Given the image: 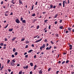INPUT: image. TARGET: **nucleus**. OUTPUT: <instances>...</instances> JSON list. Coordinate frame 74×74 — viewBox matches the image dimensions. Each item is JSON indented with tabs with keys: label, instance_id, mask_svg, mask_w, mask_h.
Returning a JSON list of instances; mask_svg holds the SVG:
<instances>
[{
	"label": "nucleus",
	"instance_id": "nucleus-17",
	"mask_svg": "<svg viewBox=\"0 0 74 74\" xmlns=\"http://www.w3.org/2000/svg\"><path fill=\"white\" fill-rule=\"evenodd\" d=\"M22 22H23V23H26V20H23Z\"/></svg>",
	"mask_w": 74,
	"mask_h": 74
},
{
	"label": "nucleus",
	"instance_id": "nucleus-5",
	"mask_svg": "<svg viewBox=\"0 0 74 74\" xmlns=\"http://www.w3.org/2000/svg\"><path fill=\"white\" fill-rule=\"evenodd\" d=\"M41 40H42V39L40 38V39H39L38 40H37L35 42H40V41H41Z\"/></svg>",
	"mask_w": 74,
	"mask_h": 74
},
{
	"label": "nucleus",
	"instance_id": "nucleus-20",
	"mask_svg": "<svg viewBox=\"0 0 74 74\" xmlns=\"http://www.w3.org/2000/svg\"><path fill=\"white\" fill-rule=\"evenodd\" d=\"M58 14H56L55 16H54V18H57V16H58Z\"/></svg>",
	"mask_w": 74,
	"mask_h": 74
},
{
	"label": "nucleus",
	"instance_id": "nucleus-9",
	"mask_svg": "<svg viewBox=\"0 0 74 74\" xmlns=\"http://www.w3.org/2000/svg\"><path fill=\"white\" fill-rule=\"evenodd\" d=\"M3 68H4V65H3L2 66V67L1 68L0 70H1H1H3Z\"/></svg>",
	"mask_w": 74,
	"mask_h": 74
},
{
	"label": "nucleus",
	"instance_id": "nucleus-35",
	"mask_svg": "<svg viewBox=\"0 0 74 74\" xmlns=\"http://www.w3.org/2000/svg\"><path fill=\"white\" fill-rule=\"evenodd\" d=\"M51 68H49L48 69V71H50V70H51Z\"/></svg>",
	"mask_w": 74,
	"mask_h": 74
},
{
	"label": "nucleus",
	"instance_id": "nucleus-19",
	"mask_svg": "<svg viewBox=\"0 0 74 74\" xmlns=\"http://www.w3.org/2000/svg\"><path fill=\"white\" fill-rule=\"evenodd\" d=\"M30 65L31 66H33V63L31 62L30 63Z\"/></svg>",
	"mask_w": 74,
	"mask_h": 74
},
{
	"label": "nucleus",
	"instance_id": "nucleus-46",
	"mask_svg": "<svg viewBox=\"0 0 74 74\" xmlns=\"http://www.w3.org/2000/svg\"><path fill=\"white\" fill-rule=\"evenodd\" d=\"M29 74H33V72H32V71H31L30 72Z\"/></svg>",
	"mask_w": 74,
	"mask_h": 74
},
{
	"label": "nucleus",
	"instance_id": "nucleus-25",
	"mask_svg": "<svg viewBox=\"0 0 74 74\" xmlns=\"http://www.w3.org/2000/svg\"><path fill=\"white\" fill-rule=\"evenodd\" d=\"M29 41H28V40H27L26 41V44H28V43H29Z\"/></svg>",
	"mask_w": 74,
	"mask_h": 74
},
{
	"label": "nucleus",
	"instance_id": "nucleus-60",
	"mask_svg": "<svg viewBox=\"0 0 74 74\" xmlns=\"http://www.w3.org/2000/svg\"><path fill=\"white\" fill-rule=\"evenodd\" d=\"M9 12L8 11H7L6 12H5V14H8V12Z\"/></svg>",
	"mask_w": 74,
	"mask_h": 74
},
{
	"label": "nucleus",
	"instance_id": "nucleus-22",
	"mask_svg": "<svg viewBox=\"0 0 74 74\" xmlns=\"http://www.w3.org/2000/svg\"><path fill=\"white\" fill-rule=\"evenodd\" d=\"M3 44H4V43H1V44H0V45H1V46H3Z\"/></svg>",
	"mask_w": 74,
	"mask_h": 74
},
{
	"label": "nucleus",
	"instance_id": "nucleus-15",
	"mask_svg": "<svg viewBox=\"0 0 74 74\" xmlns=\"http://www.w3.org/2000/svg\"><path fill=\"white\" fill-rule=\"evenodd\" d=\"M50 8H53V5L52 4H51L50 5Z\"/></svg>",
	"mask_w": 74,
	"mask_h": 74
},
{
	"label": "nucleus",
	"instance_id": "nucleus-27",
	"mask_svg": "<svg viewBox=\"0 0 74 74\" xmlns=\"http://www.w3.org/2000/svg\"><path fill=\"white\" fill-rule=\"evenodd\" d=\"M63 27L62 26H61L59 28L60 29H62V28H63Z\"/></svg>",
	"mask_w": 74,
	"mask_h": 74
},
{
	"label": "nucleus",
	"instance_id": "nucleus-28",
	"mask_svg": "<svg viewBox=\"0 0 74 74\" xmlns=\"http://www.w3.org/2000/svg\"><path fill=\"white\" fill-rule=\"evenodd\" d=\"M14 55H18V52H15Z\"/></svg>",
	"mask_w": 74,
	"mask_h": 74
},
{
	"label": "nucleus",
	"instance_id": "nucleus-50",
	"mask_svg": "<svg viewBox=\"0 0 74 74\" xmlns=\"http://www.w3.org/2000/svg\"><path fill=\"white\" fill-rule=\"evenodd\" d=\"M57 23H58V22H57V21H55V25Z\"/></svg>",
	"mask_w": 74,
	"mask_h": 74
},
{
	"label": "nucleus",
	"instance_id": "nucleus-64",
	"mask_svg": "<svg viewBox=\"0 0 74 74\" xmlns=\"http://www.w3.org/2000/svg\"><path fill=\"white\" fill-rule=\"evenodd\" d=\"M72 49V47H71L69 49H70V50H71V49Z\"/></svg>",
	"mask_w": 74,
	"mask_h": 74
},
{
	"label": "nucleus",
	"instance_id": "nucleus-7",
	"mask_svg": "<svg viewBox=\"0 0 74 74\" xmlns=\"http://www.w3.org/2000/svg\"><path fill=\"white\" fill-rule=\"evenodd\" d=\"M16 38V37H14L12 39V41H14V40H15V39Z\"/></svg>",
	"mask_w": 74,
	"mask_h": 74
},
{
	"label": "nucleus",
	"instance_id": "nucleus-41",
	"mask_svg": "<svg viewBox=\"0 0 74 74\" xmlns=\"http://www.w3.org/2000/svg\"><path fill=\"white\" fill-rule=\"evenodd\" d=\"M69 60H66V63H69Z\"/></svg>",
	"mask_w": 74,
	"mask_h": 74
},
{
	"label": "nucleus",
	"instance_id": "nucleus-40",
	"mask_svg": "<svg viewBox=\"0 0 74 74\" xmlns=\"http://www.w3.org/2000/svg\"><path fill=\"white\" fill-rule=\"evenodd\" d=\"M28 48V45H26L25 47V48Z\"/></svg>",
	"mask_w": 74,
	"mask_h": 74
},
{
	"label": "nucleus",
	"instance_id": "nucleus-37",
	"mask_svg": "<svg viewBox=\"0 0 74 74\" xmlns=\"http://www.w3.org/2000/svg\"><path fill=\"white\" fill-rule=\"evenodd\" d=\"M21 21H23V18L22 17H21Z\"/></svg>",
	"mask_w": 74,
	"mask_h": 74
},
{
	"label": "nucleus",
	"instance_id": "nucleus-6",
	"mask_svg": "<svg viewBox=\"0 0 74 74\" xmlns=\"http://www.w3.org/2000/svg\"><path fill=\"white\" fill-rule=\"evenodd\" d=\"M68 29L69 31H70V32H71V28L70 27H68Z\"/></svg>",
	"mask_w": 74,
	"mask_h": 74
},
{
	"label": "nucleus",
	"instance_id": "nucleus-10",
	"mask_svg": "<svg viewBox=\"0 0 74 74\" xmlns=\"http://www.w3.org/2000/svg\"><path fill=\"white\" fill-rule=\"evenodd\" d=\"M15 61H16V60L15 59H14L12 60V61L13 62V63H15Z\"/></svg>",
	"mask_w": 74,
	"mask_h": 74
},
{
	"label": "nucleus",
	"instance_id": "nucleus-39",
	"mask_svg": "<svg viewBox=\"0 0 74 74\" xmlns=\"http://www.w3.org/2000/svg\"><path fill=\"white\" fill-rule=\"evenodd\" d=\"M22 71H21L20 72H19L18 74H22Z\"/></svg>",
	"mask_w": 74,
	"mask_h": 74
},
{
	"label": "nucleus",
	"instance_id": "nucleus-42",
	"mask_svg": "<svg viewBox=\"0 0 74 74\" xmlns=\"http://www.w3.org/2000/svg\"><path fill=\"white\" fill-rule=\"evenodd\" d=\"M44 41H45V42H47V39H45V40Z\"/></svg>",
	"mask_w": 74,
	"mask_h": 74
},
{
	"label": "nucleus",
	"instance_id": "nucleus-32",
	"mask_svg": "<svg viewBox=\"0 0 74 74\" xmlns=\"http://www.w3.org/2000/svg\"><path fill=\"white\" fill-rule=\"evenodd\" d=\"M37 19H34V21H33V23H34V22H35V21H37Z\"/></svg>",
	"mask_w": 74,
	"mask_h": 74
},
{
	"label": "nucleus",
	"instance_id": "nucleus-26",
	"mask_svg": "<svg viewBox=\"0 0 74 74\" xmlns=\"http://www.w3.org/2000/svg\"><path fill=\"white\" fill-rule=\"evenodd\" d=\"M9 62H10V60H8L7 61L8 64L9 63Z\"/></svg>",
	"mask_w": 74,
	"mask_h": 74
},
{
	"label": "nucleus",
	"instance_id": "nucleus-34",
	"mask_svg": "<svg viewBox=\"0 0 74 74\" xmlns=\"http://www.w3.org/2000/svg\"><path fill=\"white\" fill-rule=\"evenodd\" d=\"M51 43L52 44H54V43L52 41H51Z\"/></svg>",
	"mask_w": 74,
	"mask_h": 74
},
{
	"label": "nucleus",
	"instance_id": "nucleus-31",
	"mask_svg": "<svg viewBox=\"0 0 74 74\" xmlns=\"http://www.w3.org/2000/svg\"><path fill=\"white\" fill-rule=\"evenodd\" d=\"M39 27H40V26H37V29H39Z\"/></svg>",
	"mask_w": 74,
	"mask_h": 74
},
{
	"label": "nucleus",
	"instance_id": "nucleus-59",
	"mask_svg": "<svg viewBox=\"0 0 74 74\" xmlns=\"http://www.w3.org/2000/svg\"><path fill=\"white\" fill-rule=\"evenodd\" d=\"M53 8H56V6L55 5L53 7Z\"/></svg>",
	"mask_w": 74,
	"mask_h": 74
},
{
	"label": "nucleus",
	"instance_id": "nucleus-16",
	"mask_svg": "<svg viewBox=\"0 0 74 74\" xmlns=\"http://www.w3.org/2000/svg\"><path fill=\"white\" fill-rule=\"evenodd\" d=\"M25 40V39L24 38H23L21 39V41H23L24 40Z\"/></svg>",
	"mask_w": 74,
	"mask_h": 74
},
{
	"label": "nucleus",
	"instance_id": "nucleus-56",
	"mask_svg": "<svg viewBox=\"0 0 74 74\" xmlns=\"http://www.w3.org/2000/svg\"><path fill=\"white\" fill-rule=\"evenodd\" d=\"M38 3V2H36L35 5H37V3Z\"/></svg>",
	"mask_w": 74,
	"mask_h": 74
},
{
	"label": "nucleus",
	"instance_id": "nucleus-44",
	"mask_svg": "<svg viewBox=\"0 0 74 74\" xmlns=\"http://www.w3.org/2000/svg\"><path fill=\"white\" fill-rule=\"evenodd\" d=\"M32 47H34V44H32L31 45Z\"/></svg>",
	"mask_w": 74,
	"mask_h": 74
},
{
	"label": "nucleus",
	"instance_id": "nucleus-8",
	"mask_svg": "<svg viewBox=\"0 0 74 74\" xmlns=\"http://www.w3.org/2000/svg\"><path fill=\"white\" fill-rule=\"evenodd\" d=\"M12 30H13V28H12L11 29L9 28V32H12Z\"/></svg>",
	"mask_w": 74,
	"mask_h": 74
},
{
	"label": "nucleus",
	"instance_id": "nucleus-61",
	"mask_svg": "<svg viewBox=\"0 0 74 74\" xmlns=\"http://www.w3.org/2000/svg\"><path fill=\"white\" fill-rule=\"evenodd\" d=\"M26 54H27V52H25L24 53V55H26Z\"/></svg>",
	"mask_w": 74,
	"mask_h": 74
},
{
	"label": "nucleus",
	"instance_id": "nucleus-21",
	"mask_svg": "<svg viewBox=\"0 0 74 74\" xmlns=\"http://www.w3.org/2000/svg\"><path fill=\"white\" fill-rule=\"evenodd\" d=\"M19 3L20 4H22V1H21V0H19Z\"/></svg>",
	"mask_w": 74,
	"mask_h": 74
},
{
	"label": "nucleus",
	"instance_id": "nucleus-57",
	"mask_svg": "<svg viewBox=\"0 0 74 74\" xmlns=\"http://www.w3.org/2000/svg\"><path fill=\"white\" fill-rule=\"evenodd\" d=\"M69 32V31H66V33H68Z\"/></svg>",
	"mask_w": 74,
	"mask_h": 74
},
{
	"label": "nucleus",
	"instance_id": "nucleus-18",
	"mask_svg": "<svg viewBox=\"0 0 74 74\" xmlns=\"http://www.w3.org/2000/svg\"><path fill=\"white\" fill-rule=\"evenodd\" d=\"M36 68H37V65H36L34 66V70H36Z\"/></svg>",
	"mask_w": 74,
	"mask_h": 74
},
{
	"label": "nucleus",
	"instance_id": "nucleus-23",
	"mask_svg": "<svg viewBox=\"0 0 74 74\" xmlns=\"http://www.w3.org/2000/svg\"><path fill=\"white\" fill-rule=\"evenodd\" d=\"M15 50H16V49H15V48H13V52H15Z\"/></svg>",
	"mask_w": 74,
	"mask_h": 74
},
{
	"label": "nucleus",
	"instance_id": "nucleus-54",
	"mask_svg": "<svg viewBox=\"0 0 74 74\" xmlns=\"http://www.w3.org/2000/svg\"><path fill=\"white\" fill-rule=\"evenodd\" d=\"M1 4H3V1H1Z\"/></svg>",
	"mask_w": 74,
	"mask_h": 74
},
{
	"label": "nucleus",
	"instance_id": "nucleus-36",
	"mask_svg": "<svg viewBox=\"0 0 74 74\" xmlns=\"http://www.w3.org/2000/svg\"><path fill=\"white\" fill-rule=\"evenodd\" d=\"M56 37H59V36H58V34H56Z\"/></svg>",
	"mask_w": 74,
	"mask_h": 74
},
{
	"label": "nucleus",
	"instance_id": "nucleus-43",
	"mask_svg": "<svg viewBox=\"0 0 74 74\" xmlns=\"http://www.w3.org/2000/svg\"><path fill=\"white\" fill-rule=\"evenodd\" d=\"M59 71H57L56 72V74H58V73H59Z\"/></svg>",
	"mask_w": 74,
	"mask_h": 74
},
{
	"label": "nucleus",
	"instance_id": "nucleus-63",
	"mask_svg": "<svg viewBox=\"0 0 74 74\" xmlns=\"http://www.w3.org/2000/svg\"><path fill=\"white\" fill-rule=\"evenodd\" d=\"M38 35H37L36 36H34V38H36V37H38Z\"/></svg>",
	"mask_w": 74,
	"mask_h": 74
},
{
	"label": "nucleus",
	"instance_id": "nucleus-4",
	"mask_svg": "<svg viewBox=\"0 0 74 74\" xmlns=\"http://www.w3.org/2000/svg\"><path fill=\"white\" fill-rule=\"evenodd\" d=\"M52 48V46H50V47L49 48H48V47H47L46 48V49L47 50H49L51 49Z\"/></svg>",
	"mask_w": 74,
	"mask_h": 74
},
{
	"label": "nucleus",
	"instance_id": "nucleus-14",
	"mask_svg": "<svg viewBox=\"0 0 74 74\" xmlns=\"http://www.w3.org/2000/svg\"><path fill=\"white\" fill-rule=\"evenodd\" d=\"M39 73L40 74H42V71L41 70H40Z\"/></svg>",
	"mask_w": 74,
	"mask_h": 74
},
{
	"label": "nucleus",
	"instance_id": "nucleus-55",
	"mask_svg": "<svg viewBox=\"0 0 74 74\" xmlns=\"http://www.w3.org/2000/svg\"><path fill=\"white\" fill-rule=\"evenodd\" d=\"M70 0H68V4H69V3H70V1H69Z\"/></svg>",
	"mask_w": 74,
	"mask_h": 74
},
{
	"label": "nucleus",
	"instance_id": "nucleus-48",
	"mask_svg": "<svg viewBox=\"0 0 74 74\" xmlns=\"http://www.w3.org/2000/svg\"><path fill=\"white\" fill-rule=\"evenodd\" d=\"M65 61H63L62 62V64H64V63H65Z\"/></svg>",
	"mask_w": 74,
	"mask_h": 74
},
{
	"label": "nucleus",
	"instance_id": "nucleus-49",
	"mask_svg": "<svg viewBox=\"0 0 74 74\" xmlns=\"http://www.w3.org/2000/svg\"><path fill=\"white\" fill-rule=\"evenodd\" d=\"M59 5L61 6V5H62V3H59Z\"/></svg>",
	"mask_w": 74,
	"mask_h": 74
},
{
	"label": "nucleus",
	"instance_id": "nucleus-52",
	"mask_svg": "<svg viewBox=\"0 0 74 74\" xmlns=\"http://www.w3.org/2000/svg\"><path fill=\"white\" fill-rule=\"evenodd\" d=\"M8 71H9V72H10L11 71V69H8Z\"/></svg>",
	"mask_w": 74,
	"mask_h": 74
},
{
	"label": "nucleus",
	"instance_id": "nucleus-62",
	"mask_svg": "<svg viewBox=\"0 0 74 74\" xmlns=\"http://www.w3.org/2000/svg\"><path fill=\"white\" fill-rule=\"evenodd\" d=\"M5 16H8V15L7 14H5Z\"/></svg>",
	"mask_w": 74,
	"mask_h": 74
},
{
	"label": "nucleus",
	"instance_id": "nucleus-11",
	"mask_svg": "<svg viewBox=\"0 0 74 74\" xmlns=\"http://www.w3.org/2000/svg\"><path fill=\"white\" fill-rule=\"evenodd\" d=\"M11 3L13 4H15V2H14V0H12L11 1Z\"/></svg>",
	"mask_w": 74,
	"mask_h": 74
},
{
	"label": "nucleus",
	"instance_id": "nucleus-58",
	"mask_svg": "<svg viewBox=\"0 0 74 74\" xmlns=\"http://www.w3.org/2000/svg\"><path fill=\"white\" fill-rule=\"evenodd\" d=\"M62 20H61L60 21V23H62Z\"/></svg>",
	"mask_w": 74,
	"mask_h": 74
},
{
	"label": "nucleus",
	"instance_id": "nucleus-1",
	"mask_svg": "<svg viewBox=\"0 0 74 74\" xmlns=\"http://www.w3.org/2000/svg\"><path fill=\"white\" fill-rule=\"evenodd\" d=\"M45 47V44H43L42 45V46L40 47V49L41 51H42V48H44Z\"/></svg>",
	"mask_w": 74,
	"mask_h": 74
},
{
	"label": "nucleus",
	"instance_id": "nucleus-38",
	"mask_svg": "<svg viewBox=\"0 0 74 74\" xmlns=\"http://www.w3.org/2000/svg\"><path fill=\"white\" fill-rule=\"evenodd\" d=\"M34 8V5H32V8L31 10H33Z\"/></svg>",
	"mask_w": 74,
	"mask_h": 74
},
{
	"label": "nucleus",
	"instance_id": "nucleus-53",
	"mask_svg": "<svg viewBox=\"0 0 74 74\" xmlns=\"http://www.w3.org/2000/svg\"><path fill=\"white\" fill-rule=\"evenodd\" d=\"M63 55H66V52H64L63 53Z\"/></svg>",
	"mask_w": 74,
	"mask_h": 74
},
{
	"label": "nucleus",
	"instance_id": "nucleus-30",
	"mask_svg": "<svg viewBox=\"0 0 74 74\" xmlns=\"http://www.w3.org/2000/svg\"><path fill=\"white\" fill-rule=\"evenodd\" d=\"M48 21V20L46 19L44 21V22L45 23H47V22Z\"/></svg>",
	"mask_w": 74,
	"mask_h": 74
},
{
	"label": "nucleus",
	"instance_id": "nucleus-51",
	"mask_svg": "<svg viewBox=\"0 0 74 74\" xmlns=\"http://www.w3.org/2000/svg\"><path fill=\"white\" fill-rule=\"evenodd\" d=\"M13 14V13H12V12H11V14H10V15H12Z\"/></svg>",
	"mask_w": 74,
	"mask_h": 74
},
{
	"label": "nucleus",
	"instance_id": "nucleus-3",
	"mask_svg": "<svg viewBox=\"0 0 74 74\" xmlns=\"http://www.w3.org/2000/svg\"><path fill=\"white\" fill-rule=\"evenodd\" d=\"M10 65L12 66H14L15 64V63H14L11 62L10 64Z\"/></svg>",
	"mask_w": 74,
	"mask_h": 74
},
{
	"label": "nucleus",
	"instance_id": "nucleus-29",
	"mask_svg": "<svg viewBox=\"0 0 74 74\" xmlns=\"http://www.w3.org/2000/svg\"><path fill=\"white\" fill-rule=\"evenodd\" d=\"M28 67H29V66L28 65H26L25 67V68L28 69Z\"/></svg>",
	"mask_w": 74,
	"mask_h": 74
},
{
	"label": "nucleus",
	"instance_id": "nucleus-24",
	"mask_svg": "<svg viewBox=\"0 0 74 74\" xmlns=\"http://www.w3.org/2000/svg\"><path fill=\"white\" fill-rule=\"evenodd\" d=\"M35 15H36V14H35V13H34V14L32 15V16H35Z\"/></svg>",
	"mask_w": 74,
	"mask_h": 74
},
{
	"label": "nucleus",
	"instance_id": "nucleus-45",
	"mask_svg": "<svg viewBox=\"0 0 74 74\" xmlns=\"http://www.w3.org/2000/svg\"><path fill=\"white\" fill-rule=\"evenodd\" d=\"M25 58H27V57H28V55H26L25 56Z\"/></svg>",
	"mask_w": 74,
	"mask_h": 74
},
{
	"label": "nucleus",
	"instance_id": "nucleus-12",
	"mask_svg": "<svg viewBox=\"0 0 74 74\" xmlns=\"http://www.w3.org/2000/svg\"><path fill=\"white\" fill-rule=\"evenodd\" d=\"M32 51H33V50L31 49L28 51V53H30Z\"/></svg>",
	"mask_w": 74,
	"mask_h": 74
},
{
	"label": "nucleus",
	"instance_id": "nucleus-47",
	"mask_svg": "<svg viewBox=\"0 0 74 74\" xmlns=\"http://www.w3.org/2000/svg\"><path fill=\"white\" fill-rule=\"evenodd\" d=\"M49 29H51V25H50L49 27Z\"/></svg>",
	"mask_w": 74,
	"mask_h": 74
},
{
	"label": "nucleus",
	"instance_id": "nucleus-2",
	"mask_svg": "<svg viewBox=\"0 0 74 74\" xmlns=\"http://www.w3.org/2000/svg\"><path fill=\"white\" fill-rule=\"evenodd\" d=\"M16 22L17 23H20V21L19 20V18H17L16 21Z\"/></svg>",
	"mask_w": 74,
	"mask_h": 74
},
{
	"label": "nucleus",
	"instance_id": "nucleus-13",
	"mask_svg": "<svg viewBox=\"0 0 74 74\" xmlns=\"http://www.w3.org/2000/svg\"><path fill=\"white\" fill-rule=\"evenodd\" d=\"M65 2V1H63V7H64V3Z\"/></svg>",
	"mask_w": 74,
	"mask_h": 74
},
{
	"label": "nucleus",
	"instance_id": "nucleus-33",
	"mask_svg": "<svg viewBox=\"0 0 74 74\" xmlns=\"http://www.w3.org/2000/svg\"><path fill=\"white\" fill-rule=\"evenodd\" d=\"M12 58H14V57H15V56H14V54H12Z\"/></svg>",
	"mask_w": 74,
	"mask_h": 74
}]
</instances>
